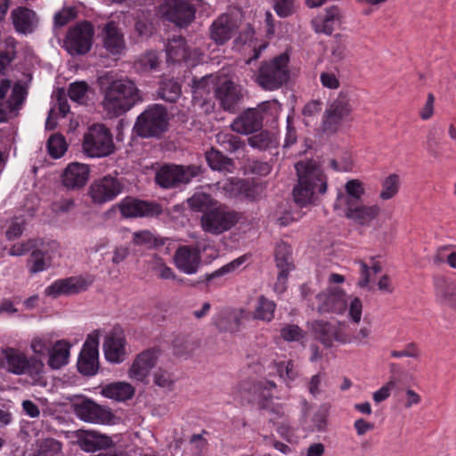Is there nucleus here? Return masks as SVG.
Instances as JSON below:
<instances>
[{
  "mask_svg": "<svg viewBox=\"0 0 456 456\" xmlns=\"http://www.w3.org/2000/svg\"><path fill=\"white\" fill-rule=\"evenodd\" d=\"M142 101V94L135 83L127 78L110 82L103 90L102 106L110 117H118Z\"/></svg>",
  "mask_w": 456,
  "mask_h": 456,
  "instance_id": "f257e3e1",
  "label": "nucleus"
},
{
  "mask_svg": "<svg viewBox=\"0 0 456 456\" xmlns=\"http://www.w3.org/2000/svg\"><path fill=\"white\" fill-rule=\"evenodd\" d=\"M354 111L351 98L346 92H340L322 114L318 128L320 137L336 135L345 122L351 120Z\"/></svg>",
  "mask_w": 456,
  "mask_h": 456,
  "instance_id": "f03ea898",
  "label": "nucleus"
},
{
  "mask_svg": "<svg viewBox=\"0 0 456 456\" xmlns=\"http://www.w3.org/2000/svg\"><path fill=\"white\" fill-rule=\"evenodd\" d=\"M168 113L161 105L148 107L136 118L134 130L142 138L159 137L167 130Z\"/></svg>",
  "mask_w": 456,
  "mask_h": 456,
  "instance_id": "7ed1b4c3",
  "label": "nucleus"
},
{
  "mask_svg": "<svg viewBox=\"0 0 456 456\" xmlns=\"http://www.w3.org/2000/svg\"><path fill=\"white\" fill-rule=\"evenodd\" d=\"M289 55L280 54L270 61L262 62L256 77L257 84L266 90H275L286 84L289 78Z\"/></svg>",
  "mask_w": 456,
  "mask_h": 456,
  "instance_id": "20e7f679",
  "label": "nucleus"
},
{
  "mask_svg": "<svg viewBox=\"0 0 456 456\" xmlns=\"http://www.w3.org/2000/svg\"><path fill=\"white\" fill-rule=\"evenodd\" d=\"M83 151L92 158H102L114 152L115 145L110 129L103 124L91 126L83 138Z\"/></svg>",
  "mask_w": 456,
  "mask_h": 456,
  "instance_id": "39448f33",
  "label": "nucleus"
},
{
  "mask_svg": "<svg viewBox=\"0 0 456 456\" xmlns=\"http://www.w3.org/2000/svg\"><path fill=\"white\" fill-rule=\"evenodd\" d=\"M240 219V213L218 203L201 216L200 227L205 232L220 235L234 227Z\"/></svg>",
  "mask_w": 456,
  "mask_h": 456,
  "instance_id": "423d86ee",
  "label": "nucleus"
},
{
  "mask_svg": "<svg viewBox=\"0 0 456 456\" xmlns=\"http://www.w3.org/2000/svg\"><path fill=\"white\" fill-rule=\"evenodd\" d=\"M297 184L293 189L295 203L303 208L312 203L314 197V163L312 160L299 161L295 165Z\"/></svg>",
  "mask_w": 456,
  "mask_h": 456,
  "instance_id": "0eeeda50",
  "label": "nucleus"
},
{
  "mask_svg": "<svg viewBox=\"0 0 456 456\" xmlns=\"http://www.w3.org/2000/svg\"><path fill=\"white\" fill-rule=\"evenodd\" d=\"M94 35V29L90 22H80L68 30L64 47L72 55H83L90 51Z\"/></svg>",
  "mask_w": 456,
  "mask_h": 456,
  "instance_id": "6e6552de",
  "label": "nucleus"
},
{
  "mask_svg": "<svg viewBox=\"0 0 456 456\" xmlns=\"http://www.w3.org/2000/svg\"><path fill=\"white\" fill-rule=\"evenodd\" d=\"M201 174L200 166H165L156 174V182L163 188H172L188 183L191 178Z\"/></svg>",
  "mask_w": 456,
  "mask_h": 456,
  "instance_id": "1a4fd4ad",
  "label": "nucleus"
},
{
  "mask_svg": "<svg viewBox=\"0 0 456 456\" xmlns=\"http://www.w3.org/2000/svg\"><path fill=\"white\" fill-rule=\"evenodd\" d=\"M162 17L178 27H187L195 18V7L189 0H164L159 5Z\"/></svg>",
  "mask_w": 456,
  "mask_h": 456,
  "instance_id": "9d476101",
  "label": "nucleus"
},
{
  "mask_svg": "<svg viewBox=\"0 0 456 456\" xmlns=\"http://www.w3.org/2000/svg\"><path fill=\"white\" fill-rule=\"evenodd\" d=\"M215 98L227 111H234L243 99L241 86L226 77H220L215 84Z\"/></svg>",
  "mask_w": 456,
  "mask_h": 456,
  "instance_id": "9b49d317",
  "label": "nucleus"
},
{
  "mask_svg": "<svg viewBox=\"0 0 456 456\" xmlns=\"http://www.w3.org/2000/svg\"><path fill=\"white\" fill-rule=\"evenodd\" d=\"M380 213L379 205L363 202H355L344 208V217L356 228L370 227L379 218Z\"/></svg>",
  "mask_w": 456,
  "mask_h": 456,
  "instance_id": "f8f14e48",
  "label": "nucleus"
},
{
  "mask_svg": "<svg viewBox=\"0 0 456 456\" xmlns=\"http://www.w3.org/2000/svg\"><path fill=\"white\" fill-rule=\"evenodd\" d=\"M98 344L99 332L94 330L88 335L77 362V369L84 375L92 376L98 370Z\"/></svg>",
  "mask_w": 456,
  "mask_h": 456,
  "instance_id": "ddd939ff",
  "label": "nucleus"
},
{
  "mask_svg": "<svg viewBox=\"0 0 456 456\" xmlns=\"http://www.w3.org/2000/svg\"><path fill=\"white\" fill-rule=\"evenodd\" d=\"M75 414L84 421L93 423H110L114 415L110 409L86 399L72 405Z\"/></svg>",
  "mask_w": 456,
  "mask_h": 456,
  "instance_id": "4468645a",
  "label": "nucleus"
},
{
  "mask_svg": "<svg viewBox=\"0 0 456 456\" xmlns=\"http://www.w3.org/2000/svg\"><path fill=\"white\" fill-rule=\"evenodd\" d=\"M317 309L320 313H343L347 305L346 293L338 287H330L317 297Z\"/></svg>",
  "mask_w": 456,
  "mask_h": 456,
  "instance_id": "2eb2a0df",
  "label": "nucleus"
},
{
  "mask_svg": "<svg viewBox=\"0 0 456 456\" xmlns=\"http://www.w3.org/2000/svg\"><path fill=\"white\" fill-rule=\"evenodd\" d=\"M123 191L122 183L112 176H104L94 181L89 189L93 202L102 204L114 200Z\"/></svg>",
  "mask_w": 456,
  "mask_h": 456,
  "instance_id": "dca6fc26",
  "label": "nucleus"
},
{
  "mask_svg": "<svg viewBox=\"0 0 456 456\" xmlns=\"http://www.w3.org/2000/svg\"><path fill=\"white\" fill-rule=\"evenodd\" d=\"M240 22L236 16L221 14L210 27V37L217 45H224L237 32Z\"/></svg>",
  "mask_w": 456,
  "mask_h": 456,
  "instance_id": "f3484780",
  "label": "nucleus"
},
{
  "mask_svg": "<svg viewBox=\"0 0 456 456\" xmlns=\"http://www.w3.org/2000/svg\"><path fill=\"white\" fill-rule=\"evenodd\" d=\"M344 23V14L338 5L332 4L318 12L315 20V33L331 36L337 28Z\"/></svg>",
  "mask_w": 456,
  "mask_h": 456,
  "instance_id": "a211bd4d",
  "label": "nucleus"
},
{
  "mask_svg": "<svg viewBox=\"0 0 456 456\" xmlns=\"http://www.w3.org/2000/svg\"><path fill=\"white\" fill-rule=\"evenodd\" d=\"M174 263L182 273L194 274L201 264L200 251L192 246H180L174 254Z\"/></svg>",
  "mask_w": 456,
  "mask_h": 456,
  "instance_id": "6ab92c4d",
  "label": "nucleus"
},
{
  "mask_svg": "<svg viewBox=\"0 0 456 456\" xmlns=\"http://www.w3.org/2000/svg\"><path fill=\"white\" fill-rule=\"evenodd\" d=\"M275 261L280 273L275 283V290L281 293L286 289V283L289 272L294 268L289 245L281 242L275 250Z\"/></svg>",
  "mask_w": 456,
  "mask_h": 456,
  "instance_id": "aec40b11",
  "label": "nucleus"
},
{
  "mask_svg": "<svg viewBox=\"0 0 456 456\" xmlns=\"http://www.w3.org/2000/svg\"><path fill=\"white\" fill-rule=\"evenodd\" d=\"M159 356V351L155 348L140 353L129 369V377L137 381H143L156 365Z\"/></svg>",
  "mask_w": 456,
  "mask_h": 456,
  "instance_id": "412c9836",
  "label": "nucleus"
},
{
  "mask_svg": "<svg viewBox=\"0 0 456 456\" xmlns=\"http://www.w3.org/2000/svg\"><path fill=\"white\" fill-rule=\"evenodd\" d=\"M91 281L80 277H69L55 281L45 289V295L57 297L61 295H73L87 289Z\"/></svg>",
  "mask_w": 456,
  "mask_h": 456,
  "instance_id": "4be33fe9",
  "label": "nucleus"
},
{
  "mask_svg": "<svg viewBox=\"0 0 456 456\" xmlns=\"http://www.w3.org/2000/svg\"><path fill=\"white\" fill-rule=\"evenodd\" d=\"M167 58L173 61H183L194 65L200 58L201 52L199 49L191 50L181 37H173L167 45Z\"/></svg>",
  "mask_w": 456,
  "mask_h": 456,
  "instance_id": "5701e85b",
  "label": "nucleus"
},
{
  "mask_svg": "<svg viewBox=\"0 0 456 456\" xmlns=\"http://www.w3.org/2000/svg\"><path fill=\"white\" fill-rule=\"evenodd\" d=\"M119 209L122 216L126 218L155 216L161 212L157 204L131 198L123 200L119 204Z\"/></svg>",
  "mask_w": 456,
  "mask_h": 456,
  "instance_id": "b1692460",
  "label": "nucleus"
},
{
  "mask_svg": "<svg viewBox=\"0 0 456 456\" xmlns=\"http://www.w3.org/2000/svg\"><path fill=\"white\" fill-rule=\"evenodd\" d=\"M263 116L256 109L241 112L231 124V129L240 134H249L262 127Z\"/></svg>",
  "mask_w": 456,
  "mask_h": 456,
  "instance_id": "393cba45",
  "label": "nucleus"
},
{
  "mask_svg": "<svg viewBox=\"0 0 456 456\" xmlns=\"http://www.w3.org/2000/svg\"><path fill=\"white\" fill-rule=\"evenodd\" d=\"M89 172L88 165L72 162L63 170L61 183L69 190L80 189L86 183Z\"/></svg>",
  "mask_w": 456,
  "mask_h": 456,
  "instance_id": "a878e982",
  "label": "nucleus"
},
{
  "mask_svg": "<svg viewBox=\"0 0 456 456\" xmlns=\"http://www.w3.org/2000/svg\"><path fill=\"white\" fill-rule=\"evenodd\" d=\"M345 192H339L337 196V201L342 202L344 207L351 206L363 202L362 199L366 195L365 183L361 179H350L344 185Z\"/></svg>",
  "mask_w": 456,
  "mask_h": 456,
  "instance_id": "bb28decb",
  "label": "nucleus"
},
{
  "mask_svg": "<svg viewBox=\"0 0 456 456\" xmlns=\"http://www.w3.org/2000/svg\"><path fill=\"white\" fill-rule=\"evenodd\" d=\"M437 300L447 306L456 308V283L444 276H438L434 281Z\"/></svg>",
  "mask_w": 456,
  "mask_h": 456,
  "instance_id": "cd10ccee",
  "label": "nucleus"
},
{
  "mask_svg": "<svg viewBox=\"0 0 456 456\" xmlns=\"http://www.w3.org/2000/svg\"><path fill=\"white\" fill-rule=\"evenodd\" d=\"M246 317V311L242 308H234L223 311L216 321V325L221 331L236 332L241 322Z\"/></svg>",
  "mask_w": 456,
  "mask_h": 456,
  "instance_id": "c85d7f7f",
  "label": "nucleus"
},
{
  "mask_svg": "<svg viewBox=\"0 0 456 456\" xmlns=\"http://www.w3.org/2000/svg\"><path fill=\"white\" fill-rule=\"evenodd\" d=\"M103 45L111 54H119L125 48L124 36L113 21L108 22L103 28Z\"/></svg>",
  "mask_w": 456,
  "mask_h": 456,
  "instance_id": "c756f323",
  "label": "nucleus"
},
{
  "mask_svg": "<svg viewBox=\"0 0 456 456\" xmlns=\"http://www.w3.org/2000/svg\"><path fill=\"white\" fill-rule=\"evenodd\" d=\"M124 338L117 333L109 334L103 343L106 359L110 362H120L125 356Z\"/></svg>",
  "mask_w": 456,
  "mask_h": 456,
  "instance_id": "7c9ffc66",
  "label": "nucleus"
},
{
  "mask_svg": "<svg viewBox=\"0 0 456 456\" xmlns=\"http://www.w3.org/2000/svg\"><path fill=\"white\" fill-rule=\"evenodd\" d=\"M345 327V323L338 322V325H334L328 322H318L315 323V339H318L326 347H330L334 339L338 340Z\"/></svg>",
  "mask_w": 456,
  "mask_h": 456,
  "instance_id": "2f4dec72",
  "label": "nucleus"
},
{
  "mask_svg": "<svg viewBox=\"0 0 456 456\" xmlns=\"http://www.w3.org/2000/svg\"><path fill=\"white\" fill-rule=\"evenodd\" d=\"M12 19L16 30L24 34L30 33L37 22L36 13L26 7L12 10Z\"/></svg>",
  "mask_w": 456,
  "mask_h": 456,
  "instance_id": "473e14b6",
  "label": "nucleus"
},
{
  "mask_svg": "<svg viewBox=\"0 0 456 456\" xmlns=\"http://www.w3.org/2000/svg\"><path fill=\"white\" fill-rule=\"evenodd\" d=\"M134 387L127 382H115L104 386L101 394L105 397L118 402H124L131 399L134 395Z\"/></svg>",
  "mask_w": 456,
  "mask_h": 456,
  "instance_id": "72a5a7b5",
  "label": "nucleus"
},
{
  "mask_svg": "<svg viewBox=\"0 0 456 456\" xmlns=\"http://www.w3.org/2000/svg\"><path fill=\"white\" fill-rule=\"evenodd\" d=\"M3 354L9 371L22 374L29 368V362L21 352L13 348H5L3 350Z\"/></svg>",
  "mask_w": 456,
  "mask_h": 456,
  "instance_id": "f704fd0d",
  "label": "nucleus"
},
{
  "mask_svg": "<svg viewBox=\"0 0 456 456\" xmlns=\"http://www.w3.org/2000/svg\"><path fill=\"white\" fill-rule=\"evenodd\" d=\"M188 208L193 212H200L205 215L219 202L210 194L197 191L186 200Z\"/></svg>",
  "mask_w": 456,
  "mask_h": 456,
  "instance_id": "c9c22d12",
  "label": "nucleus"
},
{
  "mask_svg": "<svg viewBox=\"0 0 456 456\" xmlns=\"http://www.w3.org/2000/svg\"><path fill=\"white\" fill-rule=\"evenodd\" d=\"M69 345L65 341H58L49 351L48 365L52 369H60L68 362Z\"/></svg>",
  "mask_w": 456,
  "mask_h": 456,
  "instance_id": "e433bc0d",
  "label": "nucleus"
},
{
  "mask_svg": "<svg viewBox=\"0 0 456 456\" xmlns=\"http://www.w3.org/2000/svg\"><path fill=\"white\" fill-rule=\"evenodd\" d=\"M400 176L397 174H390L381 182L379 199L382 201H387L394 199L400 191Z\"/></svg>",
  "mask_w": 456,
  "mask_h": 456,
  "instance_id": "4c0bfd02",
  "label": "nucleus"
},
{
  "mask_svg": "<svg viewBox=\"0 0 456 456\" xmlns=\"http://www.w3.org/2000/svg\"><path fill=\"white\" fill-rule=\"evenodd\" d=\"M61 448V442L54 438L46 437L38 439L36 442V449L32 456H60Z\"/></svg>",
  "mask_w": 456,
  "mask_h": 456,
  "instance_id": "58836bf2",
  "label": "nucleus"
},
{
  "mask_svg": "<svg viewBox=\"0 0 456 456\" xmlns=\"http://www.w3.org/2000/svg\"><path fill=\"white\" fill-rule=\"evenodd\" d=\"M206 159L213 170L232 172L233 167V160L232 159L225 157L222 152L214 149L206 152Z\"/></svg>",
  "mask_w": 456,
  "mask_h": 456,
  "instance_id": "ea45409f",
  "label": "nucleus"
},
{
  "mask_svg": "<svg viewBox=\"0 0 456 456\" xmlns=\"http://www.w3.org/2000/svg\"><path fill=\"white\" fill-rule=\"evenodd\" d=\"M181 94V85L177 81L172 78H165L160 82L158 94L166 102H176L180 98Z\"/></svg>",
  "mask_w": 456,
  "mask_h": 456,
  "instance_id": "a19ab883",
  "label": "nucleus"
},
{
  "mask_svg": "<svg viewBox=\"0 0 456 456\" xmlns=\"http://www.w3.org/2000/svg\"><path fill=\"white\" fill-rule=\"evenodd\" d=\"M276 305L273 301L261 296L256 306L254 318L265 322H270L274 315Z\"/></svg>",
  "mask_w": 456,
  "mask_h": 456,
  "instance_id": "79ce46f5",
  "label": "nucleus"
},
{
  "mask_svg": "<svg viewBox=\"0 0 456 456\" xmlns=\"http://www.w3.org/2000/svg\"><path fill=\"white\" fill-rule=\"evenodd\" d=\"M47 148L49 154L53 158L58 159L66 152L68 145L65 138L61 134H55L48 139Z\"/></svg>",
  "mask_w": 456,
  "mask_h": 456,
  "instance_id": "37998d69",
  "label": "nucleus"
},
{
  "mask_svg": "<svg viewBox=\"0 0 456 456\" xmlns=\"http://www.w3.org/2000/svg\"><path fill=\"white\" fill-rule=\"evenodd\" d=\"M6 51H0V76L4 74L5 70L11 65V62L16 57V42L14 38L9 37L6 40Z\"/></svg>",
  "mask_w": 456,
  "mask_h": 456,
  "instance_id": "c03bdc74",
  "label": "nucleus"
},
{
  "mask_svg": "<svg viewBox=\"0 0 456 456\" xmlns=\"http://www.w3.org/2000/svg\"><path fill=\"white\" fill-rule=\"evenodd\" d=\"M216 141L226 151L229 152H234L238 151L242 145L243 142L241 140L232 134H226V133H218L216 135Z\"/></svg>",
  "mask_w": 456,
  "mask_h": 456,
  "instance_id": "a18cd8bd",
  "label": "nucleus"
},
{
  "mask_svg": "<svg viewBox=\"0 0 456 456\" xmlns=\"http://www.w3.org/2000/svg\"><path fill=\"white\" fill-rule=\"evenodd\" d=\"M159 63V57L157 53L149 51L143 53L137 61L136 65L141 71H151L156 69Z\"/></svg>",
  "mask_w": 456,
  "mask_h": 456,
  "instance_id": "49530a36",
  "label": "nucleus"
},
{
  "mask_svg": "<svg viewBox=\"0 0 456 456\" xmlns=\"http://www.w3.org/2000/svg\"><path fill=\"white\" fill-rule=\"evenodd\" d=\"M243 182L244 180L241 179H229L224 183H218V186L225 196L237 198L241 196Z\"/></svg>",
  "mask_w": 456,
  "mask_h": 456,
  "instance_id": "de8ad7c7",
  "label": "nucleus"
},
{
  "mask_svg": "<svg viewBox=\"0 0 456 456\" xmlns=\"http://www.w3.org/2000/svg\"><path fill=\"white\" fill-rule=\"evenodd\" d=\"M330 56L333 61H341L346 56V44L340 33H337L333 37Z\"/></svg>",
  "mask_w": 456,
  "mask_h": 456,
  "instance_id": "09e8293b",
  "label": "nucleus"
},
{
  "mask_svg": "<svg viewBox=\"0 0 456 456\" xmlns=\"http://www.w3.org/2000/svg\"><path fill=\"white\" fill-rule=\"evenodd\" d=\"M274 387L275 384L272 381H268L265 386L263 384H256L253 386L254 390L260 393L258 401L260 407L264 409L271 408L273 397L270 394V389Z\"/></svg>",
  "mask_w": 456,
  "mask_h": 456,
  "instance_id": "8fccbe9b",
  "label": "nucleus"
},
{
  "mask_svg": "<svg viewBox=\"0 0 456 456\" xmlns=\"http://www.w3.org/2000/svg\"><path fill=\"white\" fill-rule=\"evenodd\" d=\"M26 95V88L19 83L15 84L13 86L10 99L8 100L7 108L9 111L17 110L20 108V106L23 103Z\"/></svg>",
  "mask_w": 456,
  "mask_h": 456,
  "instance_id": "3c124183",
  "label": "nucleus"
},
{
  "mask_svg": "<svg viewBox=\"0 0 456 456\" xmlns=\"http://www.w3.org/2000/svg\"><path fill=\"white\" fill-rule=\"evenodd\" d=\"M153 383L159 387L172 390L175 379L171 372L162 368H159L153 373Z\"/></svg>",
  "mask_w": 456,
  "mask_h": 456,
  "instance_id": "603ef678",
  "label": "nucleus"
},
{
  "mask_svg": "<svg viewBox=\"0 0 456 456\" xmlns=\"http://www.w3.org/2000/svg\"><path fill=\"white\" fill-rule=\"evenodd\" d=\"M218 77L212 75L201 77L193 81V93L203 96L204 94H209L211 89L215 91V84Z\"/></svg>",
  "mask_w": 456,
  "mask_h": 456,
  "instance_id": "864d4df0",
  "label": "nucleus"
},
{
  "mask_svg": "<svg viewBox=\"0 0 456 456\" xmlns=\"http://www.w3.org/2000/svg\"><path fill=\"white\" fill-rule=\"evenodd\" d=\"M370 330L367 327L361 328L355 333H348L344 330L338 337V341L343 343H363L370 336Z\"/></svg>",
  "mask_w": 456,
  "mask_h": 456,
  "instance_id": "5fc2aeb1",
  "label": "nucleus"
},
{
  "mask_svg": "<svg viewBox=\"0 0 456 456\" xmlns=\"http://www.w3.org/2000/svg\"><path fill=\"white\" fill-rule=\"evenodd\" d=\"M278 375L286 382L295 379L297 371L292 361L279 362L274 363Z\"/></svg>",
  "mask_w": 456,
  "mask_h": 456,
  "instance_id": "6e6d98bb",
  "label": "nucleus"
},
{
  "mask_svg": "<svg viewBox=\"0 0 456 456\" xmlns=\"http://www.w3.org/2000/svg\"><path fill=\"white\" fill-rule=\"evenodd\" d=\"M248 144L258 150H266L273 144V137L268 132H261L248 139Z\"/></svg>",
  "mask_w": 456,
  "mask_h": 456,
  "instance_id": "4d7b16f0",
  "label": "nucleus"
},
{
  "mask_svg": "<svg viewBox=\"0 0 456 456\" xmlns=\"http://www.w3.org/2000/svg\"><path fill=\"white\" fill-rule=\"evenodd\" d=\"M393 358L410 357L418 360L420 357V350L414 342L408 343L402 350H393L390 353Z\"/></svg>",
  "mask_w": 456,
  "mask_h": 456,
  "instance_id": "13d9d810",
  "label": "nucleus"
},
{
  "mask_svg": "<svg viewBox=\"0 0 456 456\" xmlns=\"http://www.w3.org/2000/svg\"><path fill=\"white\" fill-rule=\"evenodd\" d=\"M397 380L394 376H391L389 380L382 386L378 391L373 394V400L379 403L390 396L391 391L396 387Z\"/></svg>",
  "mask_w": 456,
  "mask_h": 456,
  "instance_id": "bf43d9fd",
  "label": "nucleus"
},
{
  "mask_svg": "<svg viewBox=\"0 0 456 456\" xmlns=\"http://www.w3.org/2000/svg\"><path fill=\"white\" fill-rule=\"evenodd\" d=\"M262 192V185L251 183L244 180L240 197L253 201L257 200L261 196Z\"/></svg>",
  "mask_w": 456,
  "mask_h": 456,
  "instance_id": "052dcab7",
  "label": "nucleus"
},
{
  "mask_svg": "<svg viewBox=\"0 0 456 456\" xmlns=\"http://www.w3.org/2000/svg\"><path fill=\"white\" fill-rule=\"evenodd\" d=\"M88 88V85L84 81L72 83L69 88V96L72 101L81 102L85 98Z\"/></svg>",
  "mask_w": 456,
  "mask_h": 456,
  "instance_id": "680f3d73",
  "label": "nucleus"
},
{
  "mask_svg": "<svg viewBox=\"0 0 456 456\" xmlns=\"http://www.w3.org/2000/svg\"><path fill=\"white\" fill-rule=\"evenodd\" d=\"M281 336L287 341H298L304 337V333L297 325L289 324L281 330Z\"/></svg>",
  "mask_w": 456,
  "mask_h": 456,
  "instance_id": "e2e57ef3",
  "label": "nucleus"
},
{
  "mask_svg": "<svg viewBox=\"0 0 456 456\" xmlns=\"http://www.w3.org/2000/svg\"><path fill=\"white\" fill-rule=\"evenodd\" d=\"M330 403H324L318 408V411L315 414V428L318 430H324L327 425V418L330 411Z\"/></svg>",
  "mask_w": 456,
  "mask_h": 456,
  "instance_id": "0e129e2a",
  "label": "nucleus"
},
{
  "mask_svg": "<svg viewBox=\"0 0 456 456\" xmlns=\"http://www.w3.org/2000/svg\"><path fill=\"white\" fill-rule=\"evenodd\" d=\"M320 81L323 87L337 90L340 86L338 76L332 71H323L320 74Z\"/></svg>",
  "mask_w": 456,
  "mask_h": 456,
  "instance_id": "69168bd1",
  "label": "nucleus"
},
{
  "mask_svg": "<svg viewBox=\"0 0 456 456\" xmlns=\"http://www.w3.org/2000/svg\"><path fill=\"white\" fill-rule=\"evenodd\" d=\"M362 302L357 297H354L350 302L348 316L350 320L355 324L360 323L362 320Z\"/></svg>",
  "mask_w": 456,
  "mask_h": 456,
  "instance_id": "338daca9",
  "label": "nucleus"
},
{
  "mask_svg": "<svg viewBox=\"0 0 456 456\" xmlns=\"http://www.w3.org/2000/svg\"><path fill=\"white\" fill-rule=\"evenodd\" d=\"M77 12L73 7H66L54 15V23L56 26L62 27L69 21L75 19Z\"/></svg>",
  "mask_w": 456,
  "mask_h": 456,
  "instance_id": "774afa93",
  "label": "nucleus"
}]
</instances>
